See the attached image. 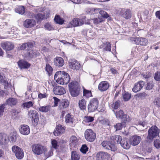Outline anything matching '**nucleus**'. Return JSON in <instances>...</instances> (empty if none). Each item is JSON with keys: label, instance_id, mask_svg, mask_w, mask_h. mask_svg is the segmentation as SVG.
I'll use <instances>...</instances> for the list:
<instances>
[{"label": "nucleus", "instance_id": "nucleus-59", "mask_svg": "<svg viewBox=\"0 0 160 160\" xmlns=\"http://www.w3.org/2000/svg\"><path fill=\"white\" fill-rule=\"evenodd\" d=\"M154 77L156 80L160 81V72L156 73Z\"/></svg>", "mask_w": 160, "mask_h": 160}, {"label": "nucleus", "instance_id": "nucleus-32", "mask_svg": "<svg viewBox=\"0 0 160 160\" xmlns=\"http://www.w3.org/2000/svg\"><path fill=\"white\" fill-rule=\"evenodd\" d=\"M120 14L126 19L131 18L132 16L131 12L130 11H121Z\"/></svg>", "mask_w": 160, "mask_h": 160}, {"label": "nucleus", "instance_id": "nucleus-45", "mask_svg": "<svg viewBox=\"0 0 160 160\" xmlns=\"http://www.w3.org/2000/svg\"><path fill=\"white\" fill-rule=\"evenodd\" d=\"M94 120L93 117L91 116H85L84 118L83 122H92Z\"/></svg>", "mask_w": 160, "mask_h": 160}, {"label": "nucleus", "instance_id": "nucleus-16", "mask_svg": "<svg viewBox=\"0 0 160 160\" xmlns=\"http://www.w3.org/2000/svg\"><path fill=\"white\" fill-rule=\"evenodd\" d=\"M65 129L61 125L57 126L55 130L53 132V134L56 136L60 135L65 132Z\"/></svg>", "mask_w": 160, "mask_h": 160}, {"label": "nucleus", "instance_id": "nucleus-15", "mask_svg": "<svg viewBox=\"0 0 160 160\" xmlns=\"http://www.w3.org/2000/svg\"><path fill=\"white\" fill-rule=\"evenodd\" d=\"M109 86V84L107 81H102L99 84L98 89L101 92H103L107 90Z\"/></svg>", "mask_w": 160, "mask_h": 160}, {"label": "nucleus", "instance_id": "nucleus-11", "mask_svg": "<svg viewBox=\"0 0 160 160\" xmlns=\"http://www.w3.org/2000/svg\"><path fill=\"white\" fill-rule=\"evenodd\" d=\"M28 116L31 118L32 122L35 124L38 123L39 120L38 114L37 112L34 110H30L28 112Z\"/></svg>", "mask_w": 160, "mask_h": 160}, {"label": "nucleus", "instance_id": "nucleus-29", "mask_svg": "<svg viewBox=\"0 0 160 160\" xmlns=\"http://www.w3.org/2000/svg\"><path fill=\"white\" fill-rule=\"evenodd\" d=\"M81 65L77 61L72 59L71 61V68L73 69H78Z\"/></svg>", "mask_w": 160, "mask_h": 160}, {"label": "nucleus", "instance_id": "nucleus-34", "mask_svg": "<svg viewBox=\"0 0 160 160\" xmlns=\"http://www.w3.org/2000/svg\"><path fill=\"white\" fill-rule=\"evenodd\" d=\"M34 18L37 20V22H40L45 18V15L41 13H38L34 16Z\"/></svg>", "mask_w": 160, "mask_h": 160}, {"label": "nucleus", "instance_id": "nucleus-54", "mask_svg": "<svg viewBox=\"0 0 160 160\" xmlns=\"http://www.w3.org/2000/svg\"><path fill=\"white\" fill-rule=\"evenodd\" d=\"M71 141H72V143L74 145L77 142L78 140L76 136H72V137H71Z\"/></svg>", "mask_w": 160, "mask_h": 160}, {"label": "nucleus", "instance_id": "nucleus-24", "mask_svg": "<svg viewBox=\"0 0 160 160\" xmlns=\"http://www.w3.org/2000/svg\"><path fill=\"white\" fill-rule=\"evenodd\" d=\"M38 52L35 50H30L26 55V58L30 59L39 55Z\"/></svg>", "mask_w": 160, "mask_h": 160}, {"label": "nucleus", "instance_id": "nucleus-23", "mask_svg": "<svg viewBox=\"0 0 160 160\" xmlns=\"http://www.w3.org/2000/svg\"><path fill=\"white\" fill-rule=\"evenodd\" d=\"M20 132L24 135H28L30 132V129L29 127L26 125H23L21 126L19 129Z\"/></svg>", "mask_w": 160, "mask_h": 160}, {"label": "nucleus", "instance_id": "nucleus-38", "mask_svg": "<svg viewBox=\"0 0 160 160\" xmlns=\"http://www.w3.org/2000/svg\"><path fill=\"white\" fill-rule=\"evenodd\" d=\"M122 139V137L120 135H116L112 137V140L113 142L115 143H119L121 141Z\"/></svg>", "mask_w": 160, "mask_h": 160}, {"label": "nucleus", "instance_id": "nucleus-39", "mask_svg": "<svg viewBox=\"0 0 160 160\" xmlns=\"http://www.w3.org/2000/svg\"><path fill=\"white\" fill-rule=\"evenodd\" d=\"M80 158V156L75 151L72 152L71 159L72 160H79Z\"/></svg>", "mask_w": 160, "mask_h": 160}, {"label": "nucleus", "instance_id": "nucleus-26", "mask_svg": "<svg viewBox=\"0 0 160 160\" xmlns=\"http://www.w3.org/2000/svg\"><path fill=\"white\" fill-rule=\"evenodd\" d=\"M17 13H18L19 14L22 15L28 18H33L34 15L33 14L30 12L29 11H15Z\"/></svg>", "mask_w": 160, "mask_h": 160}, {"label": "nucleus", "instance_id": "nucleus-5", "mask_svg": "<svg viewBox=\"0 0 160 160\" xmlns=\"http://www.w3.org/2000/svg\"><path fill=\"white\" fill-rule=\"evenodd\" d=\"M13 152L16 157L19 159H22L24 157V153L23 150L17 146H13L12 148Z\"/></svg>", "mask_w": 160, "mask_h": 160}, {"label": "nucleus", "instance_id": "nucleus-40", "mask_svg": "<svg viewBox=\"0 0 160 160\" xmlns=\"http://www.w3.org/2000/svg\"><path fill=\"white\" fill-rule=\"evenodd\" d=\"M39 110L42 112H47L50 110V107L49 106H40L38 108Z\"/></svg>", "mask_w": 160, "mask_h": 160}, {"label": "nucleus", "instance_id": "nucleus-52", "mask_svg": "<svg viewBox=\"0 0 160 160\" xmlns=\"http://www.w3.org/2000/svg\"><path fill=\"white\" fill-rule=\"evenodd\" d=\"M154 145L156 148H160V140L158 139L155 140L154 142Z\"/></svg>", "mask_w": 160, "mask_h": 160}, {"label": "nucleus", "instance_id": "nucleus-21", "mask_svg": "<svg viewBox=\"0 0 160 160\" xmlns=\"http://www.w3.org/2000/svg\"><path fill=\"white\" fill-rule=\"evenodd\" d=\"M144 85V82L143 81H140L138 82L132 88V91L135 92L139 91L143 88Z\"/></svg>", "mask_w": 160, "mask_h": 160}, {"label": "nucleus", "instance_id": "nucleus-51", "mask_svg": "<svg viewBox=\"0 0 160 160\" xmlns=\"http://www.w3.org/2000/svg\"><path fill=\"white\" fill-rule=\"evenodd\" d=\"M17 134L15 132H13L11 133V140L12 142H14L16 141L17 138Z\"/></svg>", "mask_w": 160, "mask_h": 160}, {"label": "nucleus", "instance_id": "nucleus-10", "mask_svg": "<svg viewBox=\"0 0 160 160\" xmlns=\"http://www.w3.org/2000/svg\"><path fill=\"white\" fill-rule=\"evenodd\" d=\"M113 111L115 114L117 118L121 119L123 122H126L128 121L127 115L124 113L123 111L122 110L115 112V110H113Z\"/></svg>", "mask_w": 160, "mask_h": 160}, {"label": "nucleus", "instance_id": "nucleus-22", "mask_svg": "<svg viewBox=\"0 0 160 160\" xmlns=\"http://www.w3.org/2000/svg\"><path fill=\"white\" fill-rule=\"evenodd\" d=\"M2 48L6 51H10L14 48L13 44L10 42H6L1 44Z\"/></svg>", "mask_w": 160, "mask_h": 160}, {"label": "nucleus", "instance_id": "nucleus-33", "mask_svg": "<svg viewBox=\"0 0 160 160\" xmlns=\"http://www.w3.org/2000/svg\"><path fill=\"white\" fill-rule=\"evenodd\" d=\"M34 44L33 42L24 43L20 46V49L21 50H24L26 49L27 48H30L34 45Z\"/></svg>", "mask_w": 160, "mask_h": 160}, {"label": "nucleus", "instance_id": "nucleus-30", "mask_svg": "<svg viewBox=\"0 0 160 160\" xmlns=\"http://www.w3.org/2000/svg\"><path fill=\"white\" fill-rule=\"evenodd\" d=\"M18 101L17 99L14 98H9L6 101V103L9 106L12 107L18 103Z\"/></svg>", "mask_w": 160, "mask_h": 160}, {"label": "nucleus", "instance_id": "nucleus-57", "mask_svg": "<svg viewBox=\"0 0 160 160\" xmlns=\"http://www.w3.org/2000/svg\"><path fill=\"white\" fill-rule=\"evenodd\" d=\"M70 122V114L68 113L65 117V122L66 123H69Z\"/></svg>", "mask_w": 160, "mask_h": 160}, {"label": "nucleus", "instance_id": "nucleus-60", "mask_svg": "<svg viewBox=\"0 0 160 160\" xmlns=\"http://www.w3.org/2000/svg\"><path fill=\"white\" fill-rule=\"evenodd\" d=\"M53 98L54 100V106L55 107L57 106H58V102H60V100L58 98H57L56 97H53Z\"/></svg>", "mask_w": 160, "mask_h": 160}, {"label": "nucleus", "instance_id": "nucleus-46", "mask_svg": "<svg viewBox=\"0 0 160 160\" xmlns=\"http://www.w3.org/2000/svg\"><path fill=\"white\" fill-rule=\"evenodd\" d=\"M104 47L103 50L104 51H111V44L109 42H107L106 44H104Z\"/></svg>", "mask_w": 160, "mask_h": 160}, {"label": "nucleus", "instance_id": "nucleus-49", "mask_svg": "<svg viewBox=\"0 0 160 160\" xmlns=\"http://www.w3.org/2000/svg\"><path fill=\"white\" fill-rule=\"evenodd\" d=\"M88 151V148L87 147L86 145H83L80 151L83 153H86V152Z\"/></svg>", "mask_w": 160, "mask_h": 160}, {"label": "nucleus", "instance_id": "nucleus-56", "mask_svg": "<svg viewBox=\"0 0 160 160\" xmlns=\"http://www.w3.org/2000/svg\"><path fill=\"white\" fill-rule=\"evenodd\" d=\"M154 102L158 107L160 108V98H156L154 100Z\"/></svg>", "mask_w": 160, "mask_h": 160}, {"label": "nucleus", "instance_id": "nucleus-20", "mask_svg": "<svg viewBox=\"0 0 160 160\" xmlns=\"http://www.w3.org/2000/svg\"><path fill=\"white\" fill-rule=\"evenodd\" d=\"M35 25L36 22L33 19H27L24 22V26L27 28H31Z\"/></svg>", "mask_w": 160, "mask_h": 160}, {"label": "nucleus", "instance_id": "nucleus-55", "mask_svg": "<svg viewBox=\"0 0 160 160\" xmlns=\"http://www.w3.org/2000/svg\"><path fill=\"white\" fill-rule=\"evenodd\" d=\"M5 104H2L0 105V116L2 115L3 114L4 109L5 108Z\"/></svg>", "mask_w": 160, "mask_h": 160}, {"label": "nucleus", "instance_id": "nucleus-19", "mask_svg": "<svg viewBox=\"0 0 160 160\" xmlns=\"http://www.w3.org/2000/svg\"><path fill=\"white\" fill-rule=\"evenodd\" d=\"M53 91L54 93L56 95H61L66 93L65 89L61 86L54 87L53 89Z\"/></svg>", "mask_w": 160, "mask_h": 160}, {"label": "nucleus", "instance_id": "nucleus-14", "mask_svg": "<svg viewBox=\"0 0 160 160\" xmlns=\"http://www.w3.org/2000/svg\"><path fill=\"white\" fill-rule=\"evenodd\" d=\"M142 140L140 136L135 135L132 136L130 139V143L133 146L138 145Z\"/></svg>", "mask_w": 160, "mask_h": 160}, {"label": "nucleus", "instance_id": "nucleus-53", "mask_svg": "<svg viewBox=\"0 0 160 160\" xmlns=\"http://www.w3.org/2000/svg\"><path fill=\"white\" fill-rule=\"evenodd\" d=\"M23 105L24 107H26L27 108H29L33 106V104L32 102L29 101L24 103L23 104Z\"/></svg>", "mask_w": 160, "mask_h": 160}, {"label": "nucleus", "instance_id": "nucleus-63", "mask_svg": "<svg viewBox=\"0 0 160 160\" xmlns=\"http://www.w3.org/2000/svg\"><path fill=\"white\" fill-rule=\"evenodd\" d=\"M47 96L46 94H42L40 93L38 95V97L40 98H46Z\"/></svg>", "mask_w": 160, "mask_h": 160}, {"label": "nucleus", "instance_id": "nucleus-62", "mask_svg": "<svg viewBox=\"0 0 160 160\" xmlns=\"http://www.w3.org/2000/svg\"><path fill=\"white\" fill-rule=\"evenodd\" d=\"M147 94L144 92L140 93L138 95V97L142 99H144L146 96Z\"/></svg>", "mask_w": 160, "mask_h": 160}, {"label": "nucleus", "instance_id": "nucleus-28", "mask_svg": "<svg viewBox=\"0 0 160 160\" xmlns=\"http://www.w3.org/2000/svg\"><path fill=\"white\" fill-rule=\"evenodd\" d=\"M69 104V102L68 100H62L60 102L58 108L62 110L68 107Z\"/></svg>", "mask_w": 160, "mask_h": 160}, {"label": "nucleus", "instance_id": "nucleus-1", "mask_svg": "<svg viewBox=\"0 0 160 160\" xmlns=\"http://www.w3.org/2000/svg\"><path fill=\"white\" fill-rule=\"evenodd\" d=\"M54 78L56 82L61 85L67 84L68 83V89L70 91V77L67 73L63 71L56 72L54 75Z\"/></svg>", "mask_w": 160, "mask_h": 160}, {"label": "nucleus", "instance_id": "nucleus-7", "mask_svg": "<svg viewBox=\"0 0 160 160\" xmlns=\"http://www.w3.org/2000/svg\"><path fill=\"white\" fill-rule=\"evenodd\" d=\"M99 13L101 16L92 19L93 23L95 25L98 24L103 22L104 21L103 18H107L109 17L108 14L104 11H100Z\"/></svg>", "mask_w": 160, "mask_h": 160}, {"label": "nucleus", "instance_id": "nucleus-64", "mask_svg": "<svg viewBox=\"0 0 160 160\" xmlns=\"http://www.w3.org/2000/svg\"><path fill=\"white\" fill-rule=\"evenodd\" d=\"M155 14L156 17L160 20V11H158Z\"/></svg>", "mask_w": 160, "mask_h": 160}, {"label": "nucleus", "instance_id": "nucleus-18", "mask_svg": "<svg viewBox=\"0 0 160 160\" xmlns=\"http://www.w3.org/2000/svg\"><path fill=\"white\" fill-rule=\"evenodd\" d=\"M54 65L56 66L59 67H62L64 64L63 58L60 57H56L54 59Z\"/></svg>", "mask_w": 160, "mask_h": 160}, {"label": "nucleus", "instance_id": "nucleus-41", "mask_svg": "<svg viewBox=\"0 0 160 160\" xmlns=\"http://www.w3.org/2000/svg\"><path fill=\"white\" fill-rule=\"evenodd\" d=\"M131 94L128 92H125L122 96V98L125 101H128L131 98Z\"/></svg>", "mask_w": 160, "mask_h": 160}, {"label": "nucleus", "instance_id": "nucleus-37", "mask_svg": "<svg viewBox=\"0 0 160 160\" xmlns=\"http://www.w3.org/2000/svg\"><path fill=\"white\" fill-rule=\"evenodd\" d=\"M79 106L81 110H84L86 108V102L84 99L79 101Z\"/></svg>", "mask_w": 160, "mask_h": 160}, {"label": "nucleus", "instance_id": "nucleus-8", "mask_svg": "<svg viewBox=\"0 0 160 160\" xmlns=\"http://www.w3.org/2000/svg\"><path fill=\"white\" fill-rule=\"evenodd\" d=\"M86 139L89 142H92L95 139L96 134L91 129H87L84 133Z\"/></svg>", "mask_w": 160, "mask_h": 160}, {"label": "nucleus", "instance_id": "nucleus-25", "mask_svg": "<svg viewBox=\"0 0 160 160\" xmlns=\"http://www.w3.org/2000/svg\"><path fill=\"white\" fill-rule=\"evenodd\" d=\"M18 65L21 69H27L30 67L31 64L26 61L20 60L18 62Z\"/></svg>", "mask_w": 160, "mask_h": 160}, {"label": "nucleus", "instance_id": "nucleus-36", "mask_svg": "<svg viewBox=\"0 0 160 160\" xmlns=\"http://www.w3.org/2000/svg\"><path fill=\"white\" fill-rule=\"evenodd\" d=\"M0 83L8 85V82L3 72H0Z\"/></svg>", "mask_w": 160, "mask_h": 160}, {"label": "nucleus", "instance_id": "nucleus-17", "mask_svg": "<svg viewBox=\"0 0 160 160\" xmlns=\"http://www.w3.org/2000/svg\"><path fill=\"white\" fill-rule=\"evenodd\" d=\"M133 40L137 44L141 45H146L148 43V40L144 38H134Z\"/></svg>", "mask_w": 160, "mask_h": 160}, {"label": "nucleus", "instance_id": "nucleus-6", "mask_svg": "<svg viewBox=\"0 0 160 160\" xmlns=\"http://www.w3.org/2000/svg\"><path fill=\"white\" fill-rule=\"evenodd\" d=\"M98 100L97 98H93L91 100L88 106V112H92L96 110L98 107Z\"/></svg>", "mask_w": 160, "mask_h": 160}, {"label": "nucleus", "instance_id": "nucleus-12", "mask_svg": "<svg viewBox=\"0 0 160 160\" xmlns=\"http://www.w3.org/2000/svg\"><path fill=\"white\" fill-rule=\"evenodd\" d=\"M85 19L84 18L79 19L77 18H74L71 22V25L73 27L80 26L83 24Z\"/></svg>", "mask_w": 160, "mask_h": 160}, {"label": "nucleus", "instance_id": "nucleus-27", "mask_svg": "<svg viewBox=\"0 0 160 160\" xmlns=\"http://www.w3.org/2000/svg\"><path fill=\"white\" fill-rule=\"evenodd\" d=\"M109 154L104 152H100L96 154V158L98 160H103L108 158Z\"/></svg>", "mask_w": 160, "mask_h": 160}, {"label": "nucleus", "instance_id": "nucleus-35", "mask_svg": "<svg viewBox=\"0 0 160 160\" xmlns=\"http://www.w3.org/2000/svg\"><path fill=\"white\" fill-rule=\"evenodd\" d=\"M54 20L55 22L57 23L60 25L62 24L64 22V20L61 18L59 15H55L54 18Z\"/></svg>", "mask_w": 160, "mask_h": 160}, {"label": "nucleus", "instance_id": "nucleus-9", "mask_svg": "<svg viewBox=\"0 0 160 160\" xmlns=\"http://www.w3.org/2000/svg\"><path fill=\"white\" fill-rule=\"evenodd\" d=\"M102 145L105 149L114 152L117 150V147L115 145L109 142L108 141H103L102 143Z\"/></svg>", "mask_w": 160, "mask_h": 160}, {"label": "nucleus", "instance_id": "nucleus-31", "mask_svg": "<svg viewBox=\"0 0 160 160\" xmlns=\"http://www.w3.org/2000/svg\"><path fill=\"white\" fill-rule=\"evenodd\" d=\"M120 144L125 149H129L130 147V144L128 143V140L126 138H123Z\"/></svg>", "mask_w": 160, "mask_h": 160}, {"label": "nucleus", "instance_id": "nucleus-47", "mask_svg": "<svg viewBox=\"0 0 160 160\" xmlns=\"http://www.w3.org/2000/svg\"><path fill=\"white\" fill-rule=\"evenodd\" d=\"M83 96H85L86 98H88L91 96L92 93L91 91L84 89Z\"/></svg>", "mask_w": 160, "mask_h": 160}, {"label": "nucleus", "instance_id": "nucleus-43", "mask_svg": "<svg viewBox=\"0 0 160 160\" xmlns=\"http://www.w3.org/2000/svg\"><path fill=\"white\" fill-rule=\"evenodd\" d=\"M120 101H116L111 105V107L115 109H117L120 107Z\"/></svg>", "mask_w": 160, "mask_h": 160}, {"label": "nucleus", "instance_id": "nucleus-44", "mask_svg": "<svg viewBox=\"0 0 160 160\" xmlns=\"http://www.w3.org/2000/svg\"><path fill=\"white\" fill-rule=\"evenodd\" d=\"M52 148L56 149H57L59 146L58 142L55 139H52L51 140Z\"/></svg>", "mask_w": 160, "mask_h": 160}, {"label": "nucleus", "instance_id": "nucleus-48", "mask_svg": "<svg viewBox=\"0 0 160 160\" xmlns=\"http://www.w3.org/2000/svg\"><path fill=\"white\" fill-rule=\"evenodd\" d=\"M153 86L154 84L153 81H149L147 83L146 88L147 90H150L153 88Z\"/></svg>", "mask_w": 160, "mask_h": 160}, {"label": "nucleus", "instance_id": "nucleus-13", "mask_svg": "<svg viewBox=\"0 0 160 160\" xmlns=\"http://www.w3.org/2000/svg\"><path fill=\"white\" fill-rule=\"evenodd\" d=\"M9 142V139L7 135L4 133H0V144L1 145L5 146Z\"/></svg>", "mask_w": 160, "mask_h": 160}, {"label": "nucleus", "instance_id": "nucleus-58", "mask_svg": "<svg viewBox=\"0 0 160 160\" xmlns=\"http://www.w3.org/2000/svg\"><path fill=\"white\" fill-rule=\"evenodd\" d=\"M122 125L121 123H118L114 126V127L116 129V131L119 130L122 128Z\"/></svg>", "mask_w": 160, "mask_h": 160}, {"label": "nucleus", "instance_id": "nucleus-3", "mask_svg": "<svg viewBox=\"0 0 160 160\" xmlns=\"http://www.w3.org/2000/svg\"><path fill=\"white\" fill-rule=\"evenodd\" d=\"M80 88L77 81L71 82V95L72 97H76L79 94Z\"/></svg>", "mask_w": 160, "mask_h": 160}, {"label": "nucleus", "instance_id": "nucleus-4", "mask_svg": "<svg viewBox=\"0 0 160 160\" xmlns=\"http://www.w3.org/2000/svg\"><path fill=\"white\" fill-rule=\"evenodd\" d=\"M32 150L35 154L39 155L46 152L47 149L40 144H35L32 145Z\"/></svg>", "mask_w": 160, "mask_h": 160}, {"label": "nucleus", "instance_id": "nucleus-61", "mask_svg": "<svg viewBox=\"0 0 160 160\" xmlns=\"http://www.w3.org/2000/svg\"><path fill=\"white\" fill-rule=\"evenodd\" d=\"M11 112L13 115L15 116L18 115V114L19 113V112L16 109H12Z\"/></svg>", "mask_w": 160, "mask_h": 160}, {"label": "nucleus", "instance_id": "nucleus-50", "mask_svg": "<svg viewBox=\"0 0 160 160\" xmlns=\"http://www.w3.org/2000/svg\"><path fill=\"white\" fill-rule=\"evenodd\" d=\"M44 27L46 30L49 31L52 30L53 29V28L51 24L49 23L45 24L44 26Z\"/></svg>", "mask_w": 160, "mask_h": 160}, {"label": "nucleus", "instance_id": "nucleus-2", "mask_svg": "<svg viewBox=\"0 0 160 160\" xmlns=\"http://www.w3.org/2000/svg\"><path fill=\"white\" fill-rule=\"evenodd\" d=\"M159 133V130L156 126H153L150 128L148 131L147 139L149 142L152 141L153 138L158 136Z\"/></svg>", "mask_w": 160, "mask_h": 160}, {"label": "nucleus", "instance_id": "nucleus-42", "mask_svg": "<svg viewBox=\"0 0 160 160\" xmlns=\"http://www.w3.org/2000/svg\"><path fill=\"white\" fill-rule=\"evenodd\" d=\"M46 70L48 73L49 76L52 74L53 71V69L52 67L49 64H46Z\"/></svg>", "mask_w": 160, "mask_h": 160}]
</instances>
